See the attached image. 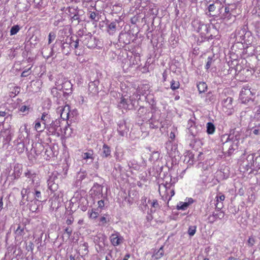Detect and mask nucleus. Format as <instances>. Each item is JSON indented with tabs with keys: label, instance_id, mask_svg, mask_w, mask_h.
<instances>
[{
	"label": "nucleus",
	"instance_id": "33",
	"mask_svg": "<svg viewBox=\"0 0 260 260\" xmlns=\"http://www.w3.org/2000/svg\"><path fill=\"white\" fill-rule=\"evenodd\" d=\"M21 174V169L19 167V165H17L14 167V170L12 176L14 177V179H18Z\"/></svg>",
	"mask_w": 260,
	"mask_h": 260
},
{
	"label": "nucleus",
	"instance_id": "46",
	"mask_svg": "<svg viewBox=\"0 0 260 260\" xmlns=\"http://www.w3.org/2000/svg\"><path fill=\"white\" fill-rule=\"evenodd\" d=\"M225 199V196L222 193L219 192L216 197V202H222Z\"/></svg>",
	"mask_w": 260,
	"mask_h": 260
},
{
	"label": "nucleus",
	"instance_id": "61",
	"mask_svg": "<svg viewBox=\"0 0 260 260\" xmlns=\"http://www.w3.org/2000/svg\"><path fill=\"white\" fill-rule=\"evenodd\" d=\"M239 139H240V136L238 134L236 135L235 136L233 135L232 137L231 136L230 137V139H232L234 141H235V142H239Z\"/></svg>",
	"mask_w": 260,
	"mask_h": 260
},
{
	"label": "nucleus",
	"instance_id": "38",
	"mask_svg": "<svg viewBox=\"0 0 260 260\" xmlns=\"http://www.w3.org/2000/svg\"><path fill=\"white\" fill-rule=\"evenodd\" d=\"M188 159L189 165H193L194 162V154L191 152H188L185 155V160Z\"/></svg>",
	"mask_w": 260,
	"mask_h": 260
},
{
	"label": "nucleus",
	"instance_id": "41",
	"mask_svg": "<svg viewBox=\"0 0 260 260\" xmlns=\"http://www.w3.org/2000/svg\"><path fill=\"white\" fill-rule=\"evenodd\" d=\"M86 176V174L85 171L80 170L77 175V179L78 180H83Z\"/></svg>",
	"mask_w": 260,
	"mask_h": 260
},
{
	"label": "nucleus",
	"instance_id": "18",
	"mask_svg": "<svg viewBox=\"0 0 260 260\" xmlns=\"http://www.w3.org/2000/svg\"><path fill=\"white\" fill-rule=\"evenodd\" d=\"M48 188L52 191H55L58 189V182L55 181V176H52L48 180Z\"/></svg>",
	"mask_w": 260,
	"mask_h": 260
},
{
	"label": "nucleus",
	"instance_id": "20",
	"mask_svg": "<svg viewBox=\"0 0 260 260\" xmlns=\"http://www.w3.org/2000/svg\"><path fill=\"white\" fill-rule=\"evenodd\" d=\"M40 121L42 122L43 124L46 126L53 119L51 118V115L47 112H43L42 114Z\"/></svg>",
	"mask_w": 260,
	"mask_h": 260
},
{
	"label": "nucleus",
	"instance_id": "50",
	"mask_svg": "<svg viewBox=\"0 0 260 260\" xmlns=\"http://www.w3.org/2000/svg\"><path fill=\"white\" fill-rule=\"evenodd\" d=\"M69 13L71 16L72 15H74V14L78 13L79 11L77 10V9L74 7H69Z\"/></svg>",
	"mask_w": 260,
	"mask_h": 260
},
{
	"label": "nucleus",
	"instance_id": "56",
	"mask_svg": "<svg viewBox=\"0 0 260 260\" xmlns=\"http://www.w3.org/2000/svg\"><path fill=\"white\" fill-rule=\"evenodd\" d=\"M112 252L111 251L106 256V260H114V257L113 256Z\"/></svg>",
	"mask_w": 260,
	"mask_h": 260
},
{
	"label": "nucleus",
	"instance_id": "53",
	"mask_svg": "<svg viewBox=\"0 0 260 260\" xmlns=\"http://www.w3.org/2000/svg\"><path fill=\"white\" fill-rule=\"evenodd\" d=\"M188 234L190 236H192L195 234V226H190L189 228L188 231Z\"/></svg>",
	"mask_w": 260,
	"mask_h": 260
},
{
	"label": "nucleus",
	"instance_id": "57",
	"mask_svg": "<svg viewBox=\"0 0 260 260\" xmlns=\"http://www.w3.org/2000/svg\"><path fill=\"white\" fill-rule=\"evenodd\" d=\"M98 208L101 209H103L105 206L104 201L102 200L99 201L98 202Z\"/></svg>",
	"mask_w": 260,
	"mask_h": 260
},
{
	"label": "nucleus",
	"instance_id": "39",
	"mask_svg": "<svg viewBox=\"0 0 260 260\" xmlns=\"http://www.w3.org/2000/svg\"><path fill=\"white\" fill-rule=\"evenodd\" d=\"M212 214H214V216L215 218L216 219H221L224 217V213L222 211H217V210H216L212 213Z\"/></svg>",
	"mask_w": 260,
	"mask_h": 260
},
{
	"label": "nucleus",
	"instance_id": "64",
	"mask_svg": "<svg viewBox=\"0 0 260 260\" xmlns=\"http://www.w3.org/2000/svg\"><path fill=\"white\" fill-rule=\"evenodd\" d=\"M159 206L158 202L156 200H154L152 203V206L154 208H157Z\"/></svg>",
	"mask_w": 260,
	"mask_h": 260
},
{
	"label": "nucleus",
	"instance_id": "2",
	"mask_svg": "<svg viewBox=\"0 0 260 260\" xmlns=\"http://www.w3.org/2000/svg\"><path fill=\"white\" fill-rule=\"evenodd\" d=\"M257 91L255 89L248 86H244L240 92L239 100L242 104H244L249 107H252L257 104L255 100V95Z\"/></svg>",
	"mask_w": 260,
	"mask_h": 260
},
{
	"label": "nucleus",
	"instance_id": "52",
	"mask_svg": "<svg viewBox=\"0 0 260 260\" xmlns=\"http://www.w3.org/2000/svg\"><path fill=\"white\" fill-rule=\"evenodd\" d=\"M162 189H165V192H166V194H168V189H167V185H165L163 184L159 185L158 190H159V192L160 193H161V190Z\"/></svg>",
	"mask_w": 260,
	"mask_h": 260
},
{
	"label": "nucleus",
	"instance_id": "27",
	"mask_svg": "<svg viewBox=\"0 0 260 260\" xmlns=\"http://www.w3.org/2000/svg\"><path fill=\"white\" fill-rule=\"evenodd\" d=\"M254 161L255 164L254 168H252V173L255 172L256 174L260 169V154L255 156Z\"/></svg>",
	"mask_w": 260,
	"mask_h": 260
},
{
	"label": "nucleus",
	"instance_id": "21",
	"mask_svg": "<svg viewBox=\"0 0 260 260\" xmlns=\"http://www.w3.org/2000/svg\"><path fill=\"white\" fill-rule=\"evenodd\" d=\"M197 87H198L199 95H201V97L202 98L204 96L205 92L207 90V84L204 82H199V83L197 85Z\"/></svg>",
	"mask_w": 260,
	"mask_h": 260
},
{
	"label": "nucleus",
	"instance_id": "29",
	"mask_svg": "<svg viewBox=\"0 0 260 260\" xmlns=\"http://www.w3.org/2000/svg\"><path fill=\"white\" fill-rule=\"evenodd\" d=\"M193 124H194V122L192 121H189L188 122V133H189V135L188 136V139L191 140L194 138V135H193V129L194 128V126H193Z\"/></svg>",
	"mask_w": 260,
	"mask_h": 260
},
{
	"label": "nucleus",
	"instance_id": "14",
	"mask_svg": "<svg viewBox=\"0 0 260 260\" xmlns=\"http://www.w3.org/2000/svg\"><path fill=\"white\" fill-rule=\"evenodd\" d=\"M72 47V40L71 38L66 39L65 42L62 43L61 51L62 53L68 55L70 54L71 51Z\"/></svg>",
	"mask_w": 260,
	"mask_h": 260
},
{
	"label": "nucleus",
	"instance_id": "30",
	"mask_svg": "<svg viewBox=\"0 0 260 260\" xmlns=\"http://www.w3.org/2000/svg\"><path fill=\"white\" fill-rule=\"evenodd\" d=\"M93 152L91 150H88L86 152L83 153L82 154V157L84 159H91V162L93 160Z\"/></svg>",
	"mask_w": 260,
	"mask_h": 260
},
{
	"label": "nucleus",
	"instance_id": "1",
	"mask_svg": "<svg viewBox=\"0 0 260 260\" xmlns=\"http://www.w3.org/2000/svg\"><path fill=\"white\" fill-rule=\"evenodd\" d=\"M25 176L27 178L26 181L29 184L27 188H23L21 192L22 198L25 194H27V198L34 199L38 201L42 200L41 188L40 187L39 180L38 176L34 173L28 171L25 173Z\"/></svg>",
	"mask_w": 260,
	"mask_h": 260
},
{
	"label": "nucleus",
	"instance_id": "24",
	"mask_svg": "<svg viewBox=\"0 0 260 260\" xmlns=\"http://www.w3.org/2000/svg\"><path fill=\"white\" fill-rule=\"evenodd\" d=\"M91 191L95 196L101 195L102 194L103 187L101 185L95 183L92 187Z\"/></svg>",
	"mask_w": 260,
	"mask_h": 260
},
{
	"label": "nucleus",
	"instance_id": "43",
	"mask_svg": "<svg viewBox=\"0 0 260 260\" xmlns=\"http://www.w3.org/2000/svg\"><path fill=\"white\" fill-rule=\"evenodd\" d=\"M180 86V83L177 81L172 80L171 82V88L175 90L178 89Z\"/></svg>",
	"mask_w": 260,
	"mask_h": 260
},
{
	"label": "nucleus",
	"instance_id": "44",
	"mask_svg": "<svg viewBox=\"0 0 260 260\" xmlns=\"http://www.w3.org/2000/svg\"><path fill=\"white\" fill-rule=\"evenodd\" d=\"M29 107L25 105H22L19 108L20 111L24 113V115L27 114L29 113Z\"/></svg>",
	"mask_w": 260,
	"mask_h": 260
},
{
	"label": "nucleus",
	"instance_id": "37",
	"mask_svg": "<svg viewBox=\"0 0 260 260\" xmlns=\"http://www.w3.org/2000/svg\"><path fill=\"white\" fill-rule=\"evenodd\" d=\"M163 247V246H161L159 250L152 255V257L155 259H159L161 258L164 254Z\"/></svg>",
	"mask_w": 260,
	"mask_h": 260
},
{
	"label": "nucleus",
	"instance_id": "49",
	"mask_svg": "<svg viewBox=\"0 0 260 260\" xmlns=\"http://www.w3.org/2000/svg\"><path fill=\"white\" fill-rule=\"evenodd\" d=\"M215 204V209L217 210V211H221V210L223 207V202H216Z\"/></svg>",
	"mask_w": 260,
	"mask_h": 260
},
{
	"label": "nucleus",
	"instance_id": "10",
	"mask_svg": "<svg viewBox=\"0 0 260 260\" xmlns=\"http://www.w3.org/2000/svg\"><path fill=\"white\" fill-rule=\"evenodd\" d=\"M110 241L111 244L114 246H117L123 243V237L117 231H114L110 236Z\"/></svg>",
	"mask_w": 260,
	"mask_h": 260
},
{
	"label": "nucleus",
	"instance_id": "9",
	"mask_svg": "<svg viewBox=\"0 0 260 260\" xmlns=\"http://www.w3.org/2000/svg\"><path fill=\"white\" fill-rule=\"evenodd\" d=\"M250 34V32H246L244 28H241L236 31L235 37L238 42L247 43L248 41L246 39V37H249Z\"/></svg>",
	"mask_w": 260,
	"mask_h": 260
},
{
	"label": "nucleus",
	"instance_id": "13",
	"mask_svg": "<svg viewBox=\"0 0 260 260\" xmlns=\"http://www.w3.org/2000/svg\"><path fill=\"white\" fill-rule=\"evenodd\" d=\"M194 200L191 198H187L184 202H179L176 208L178 210H185L188 207L193 204Z\"/></svg>",
	"mask_w": 260,
	"mask_h": 260
},
{
	"label": "nucleus",
	"instance_id": "40",
	"mask_svg": "<svg viewBox=\"0 0 260 260\" xmlns=\"http://www.w3.org/2000/svg\"><path fill=\"white\" fill-rule=\"evenodd\" d=\"M97 210H96V209H92L91 210V211H88V213L89 217L93 218V219L96 218L99 214V213Z\"/></svg>",
	"mask_w": 260,
	"mask_h": 260
},
{
	"label": "nucleus",
	"instance_id": "35",
	"mask_svg": "<svg viewBox=\"0 0 260 260\" xmlns=\"http://www.w3.org/2000/svg\"><path fill=\"white\" fill-rule=\"evenodd\" d=\"M72 86V85L70 81H66L62 83L61 89H62L63 90H65L67 92V91L71 90Z\"/></svg>",
	"mask_w": 260,
	"mask_h": 260
},
{
	"label": "nucleus",
	"instance_id": "45",
	"mask_svg": "<svg viewBox=\"0 0 260 260\" xmlns=\"http://www.w3.org/2000/svg\"><path fill=\"white\" fill-rule=\"evenodd\" d=\"M251 111L250 110L248 111H242L240 113V118H241V120H242V119H245V117L246 116H250L251 117Z\"/></svg>",
	"mask_w": 260,
	"mask_h": 260
},
{
	"label": "nucleus",
	"instance_id": "58",
	"mask_svg": "<svg viewBox=\"0 0 260 260\" xmlns=\"http://www.w3.org/2000/svg\"><path fill=\"white\" fill-rule=\"evenodd\" d=\"M74 221V218L72 216H69L68 217L67 220H66V223L68 225H71L72 224V223Z\"/></svg>",
	"mask_w": 260,
	"mask_h": 260
},
{
	"label": "nucleus",
	"instance_id": "7",
	"mask_svg": "<svg viewBox=\"0 0 260 260\" xmlns=\"http://www.w3.org/2000/svg\"><path fill=\"white\" fill-rule=\"evenodd\" d=\"M208 10L210 14L213 16H220L222 13L223 6L218 2L210 4L208 7Z\"/></svg>",
	"mask_w": 260,
	"mask_h": 260
},
{
	"label": "nucleus",
	"instance_id": "31",
	"mask_svg": "<svg viewBox=\"0 0 260 260\" xmlns=\"http://www.w3.org/2000/svg\"><path fill=\"white\" fill-rule=\"evenodd\" d=\"M222 14L221 15H220L219 16L223 18H227L228 19H230L231 18V14L230 13V8L228 7H223L222 12Z\"/></svg>",
	"mask_w": 260,
	"mask_h": 260
},
{
	"label": "nucleus",
	"instance_id": "3",
	"mask_svg": "<svg viewBox=\"0 0 260 260\" xmlns=\"http://www.w3.org/2000/svg\"><path fill=\"white\" fill-rule=\"evenodd\" d=\"M231 136V135H223L221 139L223 142L222 150L224 152L228 153L229 156L231 155L238 147V142L230 139Z\"/></svg>",
	"mask_w": 260,
	"mask_h": 260
},
{
	"label": "nucleus",
	"instance_id": "26",
	"mask_svg": "<svg viewBox=\"0 0 260 260\" xmlns=\"http://www.w3.org/2000/svg\"><path fill=\"white\" fill-rule=\"evenodd\" d=\"M94 39L90 36H86L85 39L83 40V44L86 45L88 48H91L94 46V44H93Z\"/></svg>",
	"mask_w": 260,
	"mask_h": 260
},
{
	"label": "nucleus",
	"instance_id": "28",
	"mask_svg": "<svg viewBox=\"0 0 260 260\" xmlns=\"http://www.w3.org/2000/svg\"><path fill=\"white\" fill-rule=\"evenodd\" d=\"M206 132L208 135H212L215 131V126L211 122H208L206 125Z\"/></svg>",
	"mask_w": 260,
	"mask_h": 260
},
{
	"label": "nucleus",
	"instance_id": "5",
	"mask_svg": "<svg viewBox=\"0 0 260 260\" xmlns=\"http://www.w3.org/2000/svg\"><path fill=\"white\" fill-rule=\"evenodd\" d=\"M134 103L135 100L133 98L130 96L126 97L125 95L121 98L118 106L122 109H132L134 108Z\"/></svg>",
	"mask_w": 260,
	"mask_h": 260
},
{
	"label": "nucleus",
	"instance_id": "60",
	"mask_svg": "<svg viewBox=\"0 0 260 260\" xmlns=\"http://www.w3.org/2000/svg\"><path fill=\"white\" fill-rule=\"evenodd\" d=\"M208 221L210 223L214 222L215 220H216V219L215 218L214 216V214H212V215H210L208 218Z\"/></svg>",
	"mask_w": 260,
	"mask_h": 260
},
{
	"label": "nucleus",
	"instance_id": "15",
	"mask_svg": "<svg viewBox=\"0 0 260 260\" xmlns=\"http://www.w3.org/2000/svg\"><path fill=\"white\" fill-rule=\"evenodd\" d=\"M58 112L60 114V117L63 119H68L70 113V106L65 105L63 107H60L58 108Z\"/></svg>",
	"mask_w": 260,
	"mask_h": 260
},
{
	"label": "nucleus",
	"instance_id": "62",
	"mask_svg": "<svg viewBox=\"0 0 260 260\" xmlns=\"http://www.w3.org/2000/svg\"><path fill=\"white\" fill-rule=\"evenodd\" d=\"M255 240L253 238H249L248 240V243L249 246H252L254 243Z\"/></svg>",
	"mask_w": 260,
	"mask_h": 260
},
{
	"label": "nucleus",
	"instance_id": "11",
	"mask_svg": "<svg viewBox=\"0 0 260 260\" xmlns=\"http://www.w3.org/2000/svg\"><path fill=\"white\" fill-rule=\"evenodd\" d=\"M166 148L168 154L171 157H175L179 154V151L177 150V145L172 141H168L166 142Z\"/></svg>",
	"mask_w": 260,
	"mask_h": 260
},
{
	"label": "nucleus",
	"instance_id": "42",
	"mask_svg": "<svg viewBox=\"0 0 260 260\" xmlns=\"http://www.w3.org/2000/svg\"><path fill=\"white\" fill-rule=\"evenodd\" d=\"M20 30V27L18 25H14L10 30V35L13 36L16 35Z\"/></svg>",
	"mask_w": 260,
	"mask_h": 260
},
{
	"label": "nucleus",
	"instance_id": "16",
	"mask_svg": "<svg viewBox=\"0 0 260 260\" xmlns=\"http://www.w3.org/2000/svg\"><path fill=\"white\" fill-rule=\"evenodd\" d=\"M24 228L19 224L17 225L16 229L15 230V238L18 241H20L22 239L23 235L25 234L24 231Z\"/></svg>",
	"mask_w": 260,
	"mask_h": 260
},
{
	"label": "nucleus",
	"instance_id": "8",
	"mask_svg": "<svg viewBox=\"0 0 260 260\" xmlns=\"http://www.w3.org/2000/svg\"><path fill=\"white\" fill-rule=\"evenodd\" d=\"M248 127L251 135H260V120L251 119Z\"/></svg>",
	"mask_w": 260,
	"mask_h": 260
},
{
	"label": "nucleus",
	"instance_id": "6",
	"mask_svg": "<svg viewBox=\"0 0 260 260\" xmlns=\"http://www.w3.org/2000/svg\"><path fill=\"white\" fill-rule=\"evenodd\" d=\"M233 98L228 96L225 99H223L221 104L222 105L223 110L227 114V115H231L234 112Z\"/></svg>",
	"mask_w": 260,
	"mask_h": 260
},
{
	"label": "nucleus",
	"instance_id": "36",
	"mask_svg": "<svg viewBox=\"0 0 260 260\" xmlns=\"http://www.w3.org/2000/svg\"><path fill=\"white\" fill-rule=\"evenodd\" d=\"M103 154L102 156L107 157L110 155L111 150L110 147L107 145L104 144L103 146Z\"/></svg>",
	"mask_w": 260,
	"mask_h": 260
},
{
	"label": "nucleus",
	"instance_id": "19",
	"mask_svg": "<svg viewBox=\"0 0 260 260\" xmlns=\"http://www.w3.org/2000/svg\"><path fill=\"white\" fill-rule=\"evenodd\" d=\"M198 24L199 25L197 29L198 32L200 34L202 38L206 39L205 35L208 32V28L207 25L204 23H201V21H199Z\"/></svg>",
	"mask_w": 260,
	"mask_h": 260
},
{
	"label": "nucleus",
	"instance_id": "32",
	"mask_svg": "<svg viewBox=\"0 0 260 260\" xmlns=\"http://www.w3.org/2000/svg\"><path fill=\"white\" fill-rule=\"evenodd\" d=\"M108 32L110 35H113L116 31V23L112 22L108 25Z\"/></svg>",
	"mask_w": 260,
	"mask_h": 260
},
{
	"label": "nucleus",
	"instance_id": "4",
	"mask_svg": "<svg viewBox=\"0 0 260 260\" xmlns=\"http://www.w3.org/2000/svg\"><path fill=\"white\" fill-rule=\"evenodd\" d=\"M60 121L57 119L52 120L46 126V129L49 135H55L59 134Z\"/></svg>",
	"mask_w": 260,
	"mask_h": 260
},
{
	"label": "nucleus",
	"instance_id": "17",
	"mask_svg": "<svg viewBox=\"0 0 260 260\" xmlns=\"http://www.w3.org/2000/svg\"><path fill=\"white\" fill-rule=\"evenodd\" d=\"M28 133L27 129V125L25 124L24 125V127L23 130L21 129V127L20 129L19 134L18 135V139L20 140V143H24V141L26 139H28Z\"/></svg>",
	"mask_w": 260,
	"mask_h": 260
},
{
	"label": "nucleus",
	"instance_id": "48",
	"mask_svg": "<svg viewBox=\"0 0 260 260\" xmlns=\"http://www.w3.org/2000/svg\"><path fill=\"white\" fill-rule=\"evenodd\" d=\"M214 61L213 58L212 57H208L207 58V61L206 63L205 68L208 70L209 69L212 62Z\"/></svg>",
	"mask_w": 260,
	"mask_h": 260
},
{
	"label": "nucleus",
	"instance_id": "25",
	"mask_svg": "<svg viewBox=\"0 0 260 260\" xmlns=\"http://www.w3.org/2000/svg\"><path fill=\"white\" fill-rule=\"evenodd\" d=\"M34 124V129L38 133H42L46 129L45 125L41 124V121L39 118L36 120Z\"/></svg>",
	"mask_w": 260,
	"mask_h": 260
},
{
	"label": "nucleus",
	"instance_id": "47",
	"mask_svg": "<svg viewBox=\"0 0 260 260\" xmlns=\"http://www.w3.org/2000/svg\"><path fill=\"white\" fill-rule=\"evenodd\" d=\"M56 38V34L54 32H50L48 35V44H51Z\"/></svg>",
	"mask_w": 260,
	"mask_h": 260
},
{
	"label": "nucleus",
	"instance_id": "63",
	"mask_svg": "<svg viewBox=\"0 0 260 260\" xmlns=\"http://www.w3.org/2000/svg\"><path fill=\"white\" fill-rule=\"evenodd\" d=\"M65 232L68 234V236H70L72 233V230L70 228H67L65 229Z\"/></svg>",
	"mask_w": 260,
	"mask_h": 260
},
{
	"label": "nucleus",
	"instance_id": "54",
	"mask_svg": "<svg viewBox=\"0 0 260 260\" xmlns=\"http://www.w3.org/2000/svg\"><path fill=\"white\" fill-rule=\"evenodd\" d=\"M72 20H77L78 23H79L80 21V17L78 13L74 14L73 16H71Z\"/></svg>",
	"mask_w": 260,
	"mask_h": 260
},
{
	"label": "nucleus",
	"instance_id": "59",
	"mask_svg": "<svg viewBox=\"0 0 260 260\" xmlns=\"http://www.w3.org/2000/svg\"><path fill=\"white\" fill-rule=\"evenodd\" d=\"M74 47L75 49H78L79 47V40H77L76 41H72V47Z\"/></svg>",
	"mask_w": 260,
	"mask_h": 260
},
{
	"label": "nucleus",
	"instance_id": "34",
	"mask_svg": "<svg viewBox=\"0 0 260 260\" xmlns=\"http://www.w3.org/2000/svg\"><path fill=\"white\" fill-rule=\"evenodd\" d=\"M99 221L100 225H105V224L110 221L108 214H105L103 216L100 217L99 219Z\"/></svg>",
	"mask_w": 260,
	"mask_h": 260
},
{
	"label": "nucleus",
	"instance_id": "12",
	"mask_svg": "<svg viewBox=\"0 0 260 260\" xmlns=\"http://www.w3.org/2000/svg\"><path fill=\"white\" fill-rule=\"evenodd\" d=\"M255 156H256L254 154H249L246 157V162H243V164H245V167L247 171H248L249 169H251L250 173H252V168H253L254 167V160Z\"/></svg>",
	"mask_w": 260,
	"mask_h": 260
},
{
	"label": "nucleus",
	"instance_id": "55",
	"mask_svg": "<svg viewBox=\"0 0 260 260\" xmlns=\"http://www.w3.org/2000/svg\"><path fill=\"white\" fill-rule=\"evenodd\" d=\"M20 88L19 87H15L14 88V89L11 92L12 93H13L14 94V96L17 95L19 92H20Z\"/></svg>",
	"mask_w": 260,
	"mask_h": 260
},
{
	"label": "nucleus",
	"instance_id": "23",
	"mask_svg": "<svg viewBox=\"0 0 260 260\" xmlns=\"http://www.w3.org/2000/svg\"><path fill=\"white\" fill-rule=\"evenodd\" d=\"M95 6H92L91 5V8H89L88 9V14L89 15V18L92 20L95 21L96 22L99 21V17H98V13L96 12L95 11H92V10H95Z\"/></svg>",
	"mask_w": 260,
	"mask_h": 260
},
{
	"label": "nucleus",
	"instance_id": "22",
	"mask_svg": "<svg viewBox=\"0 0 260 260\" xmlns=\"http://www.w3.org/2000/svg\"><path fill=\"white\" fill-rule=\"evenodd\" d=\"M117 131L121 136H124L127 132V128L125 123L124 122H121L118 124Z\"/></svg>",
	"mask_w": 260,
	"mask_h": 260
},
{
	"label": "nucleus",
	"instance_id": "51",
	"mask_svg": "<svg viewBox=\"0 0 260 260\" xmlns=\"http://www.w3.org/2000/svg\"><path fill=\"white\" fill-rule=\"evenodd\" d=\"M252 119H255V120H260V108H258V109L256 110L254 117Z\"/></svg>",
	"mask_w": 260,
	"mask_h": 260
}]
</instances>
